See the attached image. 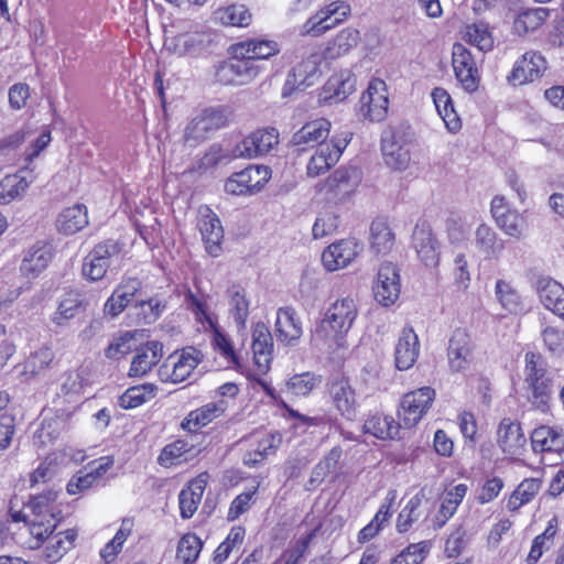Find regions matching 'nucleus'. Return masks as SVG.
Here are the masks:
<instances>
[{
  "label": "nucleus",
  "mask_w": 564,
  "mask_h": 564,
  "mask_svg": "<svg viewBox=\"0 0 564 564\" xmlns=\"http://www.w3.org/2000/svg\"><path fill=\"white\" fill-rule=\"evenodd\" d=\"M59 491L48 490L45 494L34 496L29 503L30 514L25 516L30 540V549H39L44 542L43 558L48 564L57 563L69 550L73 549L77 532L68 529L53 534L62 518V510L56 503Z\"/></svg>",
  "instance_id": "obj_1"
},
{
  "label": "nucleus",
  "mask_w": 564,
  "mask_h": 564,
  "mask_svg": "<svg viewBox=\"0 0 564 564\" xmlns=\"http://www.w3.org/2000/svg\"><path fill=\"white\" fill-rule=\"evenodd\" d=\"M358 316L354 299L346 296L336 300L316 324L312 344L321 351L336 354L347 348V334Z\"/></svg>",
  "instance_id": "obj_2"
},
{
  "label": "nucleus",
  "mask_w": 564,
  "mask_h": 564,
  "mask_svg": "<svg viewBox=\"0 0 564 564\" xmlns=\"http://www.w3.org/2000/svg\"><path fill=\"white\" fill-rule=\"evenodd\" d=\"M553 373L540 354L529 351L524 356V383L530 403L546 412L553 394Z\"/></svg>",
  "instance_id": "obj_3"
},
{
  "label": "nucleus",
  "mask_w": 564,
  "mask_h": 564,
  "mask_svg": "<svg viewBox=\"0 0 564 564\" xmlns=\"http://www.w3.org/2000/svg\"><path fill=\"white\" fill-rule=\"evenodd\" d=\"M123 259L124 253L120 242L113 240L100 242L84 258L82 273L89 281H99L108 270L118 271Z\"/></svg>",
  "instance_id": "obj_4"
},
{
  "label": "nucleus",
  "mask_w": 564,
  "mask_h": 564,
  "mask_svg": "<svg viewBox=\"0 0 564 564\" xmlns=\"http://www.w3.org/2000/svg\"><path fill=\"white\" fill-rule=\"evenodd\" d=\"M351 138L350 131H341L334 134L328 143L319 144L307 162V175L316 177L328 172L339 161Z\"/></svg>",
  "instance_id": "obj_5"
},
{
  "label": "nucleus",
  "mask_w": 564,
  "mask_h": 564,
  "mask_svg": "<svg viewBox=\"0 0 564 564\" xmlns=\"http://www.w3.org/2000/svg\"><path fill=\"white\" fill-rule=\"evenodd\" d=\"M231 58L221 63L216 70V78L225 85L242 86L252 82L262 68L250 61L249 57L238 56V47L234 44L230 47Z\"/></svg>",
  "instance_id": "obj_6"
},
{
  "label": "nucleus",
  "mask_w": 564,
  "mask_h": 564,
  "mask_svg": "<svg viewBox=\"0 0 564 564\" xmlns=\"http://www.w3.org/2000/svg\"><path fill=\"white\" fill-rule=\"evenodd\" d=\"M51 130L45 126L26 124L19 131L3 138L1 148H15L26 143L24 155L28 162H32L51 143Z\"/></svg>",
  "instance_id": "obj_7"
},
{
  "label": "nucleus",
  "mask_w": 564,
  "mask_h": 564,
  "mask_svg": "<svg viewBox=\"0 0 564 564\" xmlns=\"http://www.w3.org/2000/svg\"><path fill=\"white\" fill-rule=\"evenodd\" d=\"M435 395V390L431 387H422L405 393L398 411L402 426H415L431 409Z\"/></svg>",
  "instance_id": "obj_8"
},
{
  "label": "nucleus",
  "mask_w": 564,
  "mask_h": 564,
  "mask_svg": "<svg viewBox=\"0 0 564 564\" xmlns=\"http://www.w3.org/2000/svg\"><path fill=\"white\" fill-rule=\"evenodd\" d=\"M202 354L194 347L170 355L159 369V376L164 382L180 383L186 380L202 361Z\"/></svg>",
  "instance_id": "obj_9"
},
{
  "label": "nucleus",
  "mask_w": 564,
  "mask_h": 564,
  "mask_svg": "<svg viewBox=\"0 0 564 564\" xmlns=\"http://www.w3.org/2000/svg\"><path fill=\"white\" fill-rule=\"evenodd\" d=\"M212 42V33L194 30L167 39L165 47L177 56L196 59L208 55Z\"/></svg>",
  "instance_id": "obj_10"
},
{
  "label": "nucleus",
  "mask_w": 564,
  "mask_h": 564,
  "mask_svg": "<svg viewBox=\"0 0 564 564\" xmlns=\"http://www.w3.org/2000/svg\"><path fill=\"white\" fill-rule=\"evenodd\" d=\"M271 171L264 165H248L242 171L231 174L225 191L231 195H246L259 192L270 180Z\"/></svg>",
  "instance_id": "obj_11"
},
{
  "label": "nucleus",
  "mask_w": 564,
  "mask_h": 564,
  "mask_svg": "<svg viewBox=\"0 0 564 564\" xmlns=\"http://www.w3.org/2000/svg\"><path fill=\"white\" fill-rule=\"evenodd\" d=\"M490 214L498 228L507 236L521 239L527 230L525 216L510 207L507 199L496 195L490 202Z\"/></svg>",
  "instance_id": "obj_12"
},
{
  "label": "nucleus",
  "mask_w": 564,
  "mask_h": 564,
  "mask_svg": "<svg viewBox=\"0 0 564 564\" xmlns=\"http://www.w3.org/2000/svg\"><path fill=\"white\" fill-rule=\"evenodd\" d=\"M547 68V61L539 51L523 53L513 64L507 80L512 86H521L540 79Z\"/></svg>",
  "instance_id": "obj_13"
},
{
  "label": "nucleus",
  "mask_w": 564,
  "mask_h": 564,
  "mask_svg": "<svg viewBox=\"0 0 564 564\" xmlns=\"http://www.w3.org/2000/svg\"><path fill=\"white\" fill-rule=\"evenodd\" d=\"M362 249V245L355 238L340 239L324 249L322 263L329 272L345 269L356 260Z\"/></svg>",
  "instance_id": "obj_14"
},
{
  "label": "nucleus",
  "mask_w": 564,
  "mask_h": 564,
  "mask_svg": "<svg viewBox=\"0 0 564 564\" xmlns=\"http://www.w3.org/2000/svg\"><path fill=\"white\" fill-rule=\"evenodd\" d=\"M360 112L370 121H382L388 113L387 85L380 78H372L360 98Z\"/></svg>",
  "instance_id": "obj_15"
},
{
  "label": "nucleus",
  "mask_w": 564,
  "mask_h": 564,
  "mask_svg": "<svg viewBox=\"0 0 564 564\" xmlns=\"http://www.w3.org/2000/svg\"><path fill=\"white\" fill-rule=\"evenodd\" d=\"M400 292L401 282L399 268L392 262L381 263L373 284L376 301L382 306H390L399 299Z\"/></svg>",
  "instance_id": "obj_16"
},
{
  "label": "nucleus",
  "mask_w": 564,
  "mask_h": 564,
  "mask_svg": "<svg viewBox=\"0 0 564 564\" xmlns=\"http://www.w3.org/2000/svg\"><path fill=\"white\" fill-rule=\"evenodd\" d=\"M279 143V132L274 128H265L253 131L239 142L232 155L238 159H252L267 154Z\"/></svg>",
  "instance_id": "obj_17"
},
{
  "label": "nucleus",
  "mask_w": 564,
  "mask_h": 564,
  "mask_svg": "<svg viewBox=\"0 0 564 564\" xmlns=\"http://www.w3.org/2000/svg\"><path fill=\"white\" fill-rule=\"evenodd\" d=\"M452 55L454 73L463 88L468 93L477 90L480 75L469 50L465 45L456 43L453 45Z\"/></svg>",
  "instance_id": "obj_18"
},
{
  "label": "nucleus",
  "mask_w": 564,
  "mask_h": 564,
  "mask_svg": "<svg viewBox=\"0 0 564 564\" xmlns=\"http://www.w3.org/2000/svg\"><path fill=\"white\" fill-rule=\"evenodd\" d=\"M350 12V6L345 1H334L317 11L303 25V33L321 35L340 23Z\"/></svg>",
  "instance_id": "obj_19"
},
{
  "label": "nucleus",
  "mask_w": 564,
  "mask_h": 564,
  "mask_svg": "<svg viewBox=\"0 0 564 564\" xmlns=\"http://www.w3.org/2000/svg\"><path fill=\"white\" fill-rule=\"evenodd\" d=\"M197 226L207 253L218 257L224 239V229L219 217L208 206H200Z\"/></svg>",
  "instance_id": "obj_20"
},
{
  "label": "nucleus",
  "mask_w": 564,
  "mask_h": 564,
  "mask_svg": "<svg viewBox=\"0 0 564 564\" xmlns=\"http://www.w3.org/2000/svg\"><path fill=\"white\" fill-rule=\"evenodd\" d=\"M112 465L113 459L109 456L94 460L70 478L66 487L67 492L69 495H78L100 485L102 477Z\"/></svg>",
  "instance_id": "obj_21"
},
{
  "label": "nucleus",
  "mask_w": 564,
  "mask_h": 564,
  "mask_svg": "<svg viewBox=\"0 0 564 564\" xmlns=\"http://www.w3.org/2000/svg\"><path fill=\"white\" fill-rule=\"evenodd\" d=\"M319 62L318 54H311L297 64L286 77L283 96L290 94L291 90H303L313 86L321 76Z\"/></svg>",
  "instance_id": "obj_22"
},
{
  "label": "nucleus",
  "mask_w": 564,
  "mask_h": 564,
  "mask_svg": "<svg viewBox=\"0 0 564 564\" xmlns=\"http://www.w3.org/2000/svg\"><path fill=\"white\" fill-rule=\"evenodd\" d=\"M356 87V77L349 69L333 74L318 94V102L323 105L337 104L345 100Z\"/></svg>",
  "instance_id": "obj_23"
},
{
  "label": "nucleus",
  "mask_w": 564,
  "mask_h": 564,
  "mask_svg": "<svg viewBox=\"0 0 564 564\" xmlns=\"http://www.w3.org/2000/svg\"><path fill=\"white\" fill-rule=\"evenodd\" d=\"M362 180L359 169L339 167L325 182V188L337 199L350 197L358 188Z\"/></svg>",
  "instance_id": "obj_24"
},
{
  "label": "nucleus",
  "mask_w": 564,
  "mask_h": 564,
  "mask_svg": "<svg viewBox=\"0 0 564 564\" xmlns=\"http://www.w3.org/2000/svg\"><path fill=\"white\" fill-rule=\"evenodd\" d=\"M412 238L421 262L427 268H435L440 261V246L432 230L424 224L416 225Z\"/></svg>",
  "instance_id": "obj_25"
},
{
  "label": "nucleus",
  "mask_w": 564,
  "mask_h": 564,
  "mask_svg": "<svg viewBox=\"0 0 564 564\" xmlns=\"http://www.w3.org/2000/svg\"><path fill=\"white\" fill-rule=\"evenodd\" d=\"M448 365L452 371L464 372L471 362V340L464 329H456L448 344Z\"/></svg>",
  "instance_id": "obj_26"
},
{
  "label": "nucleus",
  "mask_w": 564,
  "mask_h": 564,
  "mask_svg": "<svg viewBox=\"0 0 564 564\" xmlns=\"http://www.w3.org/2000/svg\"><path fill=\"white\" fill-rule=\"evenodd\" d=\"M471 246L485 260H496L505 250V240L494 228L482 223L475 229Z\"/></svg>",
  "instance_id": "obj_27"
},
{
  "label": "nucleus",
  "mask_w": 564,
  "mask_h": 564,
  "mask_svg": "<svg viewBox=\"0 0 564 564\" xmlns=\"http://www.w3.org/2000/svg\"><path fill=\"white\" fill-rule=\"evenodd\" d=\"M51 260V247L44 242H36L23 252L20 272L26 279H34L48 267Z\"/></svg>",
  "instance_id": "obj_28"
},
{
  "label": "nucleus",
  "mask_w": 564,
  "mask_h": 564,
  "mask_svg": "<svg viewBox=\"0 0 564 564\" xmlns=\"http://www.w3.org/2000/svg\"><path fill=\"white\" fill-rule=\"evenodd\" d=\"M329 395L335 409L345 419L355 420L358 411L356 392L346 379H339L332 382Z\"/></svg>",
  "instance_id": "obj_29"
},
{
  "label": "nucleus",
  "mask_w": 564,
  "mask_h": 564,
  "mask_svg": "<svg viewBox=\"0 0 564 564\" xmlns=\"http://www.w3.org/2000/svg\"><path fill=\"white\" fill-rule=\"evenodd\" d=\"M420 355L419 337L412 327H404L399 336L394 350V362L399 370L413 367Z\"/></svg>",
  "instance_id": "obj_30"
},
{
  "label": "nucleus",
  "mask_w": 564,
  "mask_h": 564,
  "mask_svg": "<svg viewBox=\"0 0 564 564\" xmlns=\"http://www.w3.org/2000/svg\"><path fill=\"white\" fill-rule=\"evenodd\" d=\"M141 290V282L135 278L123 279L113 290L104 305V313L116 317L131 303Z\"/></svg>",
  "instance_id": "obj_31"
},
{
  "label": "nucleus",
  "mask_w": 564,
  "mask_h": 564,
  "mask_svg": "<svg viewBox=\"0 0 564 564\" xmlns=\"http://www.w3.org/2000/svg\"><path fill=\"white\" fill-rule=\"evenodd\" d=\"M251 348L259 371H268L273 354V339L269 328L263 323H258L253 327Z\"/></svg>",
  "instance_id": "obj_32"
},
{
  "label": "nucleus",
  "mask_w": 564,
  "mask_h": 564,
  "mask_svg": "<svg viewBox=\"0 0 564 564\" xmlns=\"http://www.w3.org/2000/svg\"><path fill=\"white\" fill-rule=\"evenodd\" d=\"M531 445L535 453H564V435L561 427L541 425L531 433Z\"/></svg>",
  "instance_id": "obj_33"
},
{
  "label": "nucleus",
  "mask_w": 564,
  "mask_h": 564,
  "mask_svg": "<svg viewBox=\"0 0 564 564\" xmlns=\"http://www.w3.org/2000/svg\"><path fill=\"white\" fill-rule=\"evenodd\" d=\"M497 442L503 453L517 455L524 448L527 438L520 423L506 417L501 420L498 426Z\"/></svg>",
  "instance_id": "obj_34"
},
{
  "label": "nucleus",
  "mask_w": 564,
  "mask_h": 564,
  "mask_svg": "<svg viewBox=\"0 0 564 564\" xmlns=\"http://www.w3.org/2000/svg\"><path fill=\"white\" fill-rule=\"evenodd\" d=\"M330 128V121L325 118L308 121L293 134L292 144L305 148L325 143Z\"/></svg>",
  "instance_id": "obj_35"
},
{
  "label": "nucleus",
  "mask_w": 564,
  "mask_h": 564,
  "mask_svg": "<svg viewBox=\"0 0 564 564\" xmlns=\"http://www.w3.org/2000/svg\"><path fill=\"white\" fill-rule=\"evenodd\" d=\"M227 408L228 402L224 399L206 403L205 405L191 411L182 422V427L189 432H194L224 415Z\"/></svg>",
  "instance_id": "obj_36"
},
{
  "label": "nucleus",
  "mask_w": 564,
  "mask_h": 564,
  "mask_svg": "<svg viewBox=\"0 0 564 564\" xmlns=\"http://www.w3.org/2000/svg\"><path fill=\"white\" fill-rule=\"evenodd\" d=\"M538 293L542 305L564 321V288L550 278L538 281Z\"/></svg>",
  "instance_id": "obj_37"
},
{
  "label": "nucleus",
  "mask_w": 564,
  "mask_h": 564,
  "mask_svg": "<svg viewBox=\"0 0 564 564\" xmlns=\"http://www.w3.org/2000/svg\"><path fill=\"white\" fill-rule=\"evenodd\" d=\"M275 332L278 339L286 345L295 344L302 336V325L291 307H281L276 312Z\"/></svg>",
  "instance_id": "obj_38"
},
{
  "label": "nucleus",
  "mask_w": 564,
  "mask_h": 564,
  "mask_svg": "<svg viewBox=\"0 0 564 564\" xmlns=\"http://www.w3.org/2000/svg\"><path fill=\"white\" fill-rule=\"evenodd\" d=\"M163 345L156 340L142 346L131 361L129 376L142 377L147 375L162 358Z\"/></svg>",
  "instance_id": "obj_39"
},
{
  "label": "nucleus",
  "mask_w": 564,
  "mask_h": 564,
  "mask_svg": "<svg viewBox=\"0 0 564 564\" xmlns=\"http://www.w3.org/2000/svg\"><path fill=\"white\" fill-rule=\"evenodd\" d=\"M238 47V56L249 57L250 61L269 59L280 53V45L276 41L254 37L235 44Z\"/></svg>",
  "instance_id": "obj_40"
},
{
  "label": "nucleus",
  "mask_w": 564,
  "mask_h": 564,
  "mask_svg": "<svg viewBox=\"0 0 564 564\" xmlns=\"http://www.w3.org/2000/svg\"><path fill=\"white\" fill-rule=\"evenodd\" d=\"M360 32L354 28L340 30L330 41L324 51L326 59H336L347 55L360 42Z\"/></svg>",
  "instance_id": "obj_41"
},
{
  "label": "nucleus",
  "mask_w": 564,
  "mask_h": 564,
  "mask_svg": "<svg viewBox=\"0 0 564 564\" xmlns=\"http://www.w3.org/2000/svg\"><path fill=\"white\" fill-rule=\"evenodd\" d=\"M88 225L87 208L75 204L61 212L56 220L57 230L63 235H74Z\"/></svg>",
  "instance_id": "obj_42"
},
{
  "label": "nucleus",
  "mask_w": 564,
  "mask_h": 564,
  "mask_svg": "<svg viewBox=\"0 0 564 564\" xmlns=\"http://www.w3.org/2000/svg\"><path fill=\"white\" fill-rule=\"evenodd\" d=\"M205 487L206 479L204 478V475H200L192 480L186 488L181 490L178 495V503L181 517L183 519H189L196 512Z\"/></svg>",
  "instance_id": "obj_43"
},
{
  "label": "nucleus",
  "mask_w": 564,
  "mask_h": 564,
  "mask_svg": "<svg viewBox=\"0 0 564 564\" xmlns=\"http://www.w3.org/2000/svg\"><path fill=\"white\" fill-rule=\"evenodd\" d=\"M432 99L446 129L452 133L458 132L462 128V122L454 109L449 94L444 88L437 87L432 91Z\"/></svg>",
  "instance_id": "obj_44"
},
{
  "label": "nucleus",
  "mask_w": 564,
  "mask_h": 564,
  "mask_svg": "<svg viewBox=\"0 0 564 564\" xmlns=\"http://www.w3.org/2000/svg\"><path fill=\"white\" fill-rule=\"evenodd\" d=\"M401 424L390 415L379 412L369 414L364 423V432L379 440H393L399 434Z\"/></svg>",
  "instance_id": "obj_45"
},
{
  "label": "nucleus",
  "mask_w": 564,
  "mask_h": 564,
  "mask_svg": "<svg viewBox=\"0 0 564 564\" xmlns=\"http://www.w3.org/2000/svg\"><path fill=\"white\" fill-rule=\"evenodd\" d=\"M463 39L480 52L487 53L494 48L495 39L488 23L478 21L467 24L463 31Z\"/></svg>",
  "instance_id": "obj_46"
},
{
  "label": "nucleus",
  "mask_w": 564,
  "mask_h": 564,
  "mask_svg": "<svg viewBox=\"0 0 564 564\" xmlns=\"http://www.w3.org/2000/svg\"><path fill=\"white\" fill-rule=\"evenodd\" d=\"M230 314L239 329L246 327L249 316V301L246 290L241 285L234 284L227 290Z\"/></svg>",
  "instance_id": "obj_47"
},
{
  "label": "nucleus",
  "mask_w": 564,
  "mask_h": 564,
  "mask_svg": "<svg viewBox=\"0 0 564 564\" xmlns=\"http://www.w3.org/2000/svg\"><path fill=\"white\" fill-rule=\"evenodd\" d=\"M495 295L501 307L509 313L519 314L524 312L525 306L518 290L506 280L496 281Z\"/></svg>",
  "instance_id": "obj_48"
},
{
  "label": "nucleus",
  "mask_w": 564,
  "mask_h": 564,
  "mask_svg": "<svg viewBox=\"0 0 564 564\" xmlns=\"http://www.w3.org/2000/svg\"><path fill=\"white\" fill-rule=\"evenodd\" d=\"M158 387L153 383H143L128 388L119 397V405L124 410H131L150 402L156 397Z\"/></svg>",
  "instance_id": "obj_49"
},
{
  "label": "nucleus",
  "mask_w": 564,
  "mask_h": 564,
  "mask_svg": "<svg viewBox=\"0 0 564 564\" xmlns=\"http://www.w3.org/2000/svg\"><path fill=\"white\" fill-rule=\"evenodd\" d=\"M371 249L378 254L388 253L394 245V234L384 218H377L370 226Z\"/></svg>",
  "instance_id": "obj_50"
},
{
  "label": "nucleus",
  "mask_w": 564,
  "mask_h": 564,
  "mask_svg": "<svg viewBox=\"0 0 564 564\" xmlns=\"http://www.w3.org/2000/svg\"><path fill=\"white\" fill-rule=\"evenodd\" d=\"M468 490L466 484H458L445 494L436 516L437 525H444L456 512Z\"/></svg>",
  "instance_id": "obj_51"
},
{
  "label": "nucleus",
  "mask_w": 564,
  "mask_h": 564,
  "mask_svg": "<svg viewBox=\"0 0 564 564\" xmlns=\"http://www.w3.org/2000/svg\"><path fill=\"white\" fill-rule=\"evenodd\" d=\"M30 182L20 174L4 176L0 182V204L7 205L24 196Z\"/></svg>",
  "instance_id": "obj_52"
},
{
  "label": "nucleus",
  "mask_w": 564,
  "mask_h": 564,
  "mask_svg": "<svg viewBox=\"0 0 564 564\" xmlns=\"http://www.w3.org/2000/svg\"><path fill=\"white\" fill-rule=\"evenodd\" d=\"M549 15V10L545 8H532L520 12L513 21V31L518 35L527 34L528 32L539 29Z\"/></svg>",
  "instance_id": "obj_53"
},
{
  "label": "nucleus",
  "mask_w": 564,
  "mask_h": 564,
  "mask_svg": "<svg viewBox=\"0 0 564 564\" xmlns=\"http://www.w3.org/2000/svg\"><path fill=\"white\" fill-rule=\"evenodd\" d=\"M558 521L556 517H553L547 522L545 530L536 535L532 542L531 550L528 554L527 561L529 564H535L543 553L551 549L553 540L557 533Z\"/></svg>",
  "instance_id": "obj_54"
},
{
  "label": "nucleus",
  "mask_w": 564,
  "mask_h": 564,
  "mask_svg": "<svg viewBox=\"0 0 564 564\" xmlns=\"http://www.w3.org/2000/svg\"><path fill=\"white\" fill-rule=\"evenodd\" d=\"M382 153L384 163L394 171H405L410 165L411 155L409 149L393 141L386 139L382 141Z\"/></svg>",
  "instance_id": "obj_55"
},
{
  "label": "nucleus",
  "mask_w": 564,
  "mask_h": 564,
  "mask_svg": "<svg viewBox=\"0 0 564 564\" xmlns=\"http://www.w3.org/2000/svg\"><path fill=\"white\" fill-rule=\"evenodd\" d=\"M83 307L82 294L75 291L67 293L59 302L56 312L53 314L54 324L62 326L74 318Z\"/></svg>",
  "instance_id": "obj_56"
},
{
  "label": "nucleus",
  "mask_w": 564,
  "mask_h": 564,
  "mask_svg": "<svg viewBox=\"0 0 564 564\" xmlns=\"http://www.w3.org/2000/svg\"><path fill=\"white\" fill-rule=\"evenodd\" d=\"M321 381L319 376L310 371L296 373L286 381V391L296 397H306Z\"/></svg>",
  "instance_id": "obj_57"
},
{
  "label": "nucleus",
  "mask_w": 564,
  "mask_h": 564,
  "mask_svg": "<svg viewBox=\"0 0 564 564\" xmlns=\"http://www.w3.org/2000/svg\"><path fill=\"white\" fill-rule=\"evenodd\" d=\"M217 19L225 25L247 26L251 22V13L243 4H231L216 11Z\"/></svg>",
  "instance_id": "obj_58"
},
{
  "label": "nucleus",
  "mask_w": 564,
  "mask_h": 564,
  "mask_svg": "<svg viewBox=\"0 0 564 564\" xmlns=\"http://www.w3.org/2000/svg\"><path fill=\"white\" fill-rule=\"evenodd\" d=\"M282 436L280 433L261 432L248 437L245 442L256 452H260L268 457L273 454L280 446Z\"/></svg>",
  "instance_id": "obj_59"
},
{
  "label": "nucleus",
  "mask_w": 564,
  "mask_h": 564,
  "mask_svg": "<svg viewBox=\"0 0 564 564\" xmlns=\"http://www.w3.org/2000/svg\"><path fill=\"white\" fill-rule=\"evenodd\" d=\"M540 489V482L536 479L523 480L512 492L508 500V509L516 511L523 505L530 502Z\"/></svg>",
  "instance_id": "obj_60"
},
{
  "label": "nucleus",
  "mask_w": 564,
  "mask_h": 564,
  "mask_svg": "<svg viewBox=\"0 0 564 564\" xmlns=\"http://www.w3.org/2000/svg\"><path fill=\"white\" fill-rule=\"evenodd\" d=\"M203 547L202 540L194 533L184 534L178 541L176 556L184 564L196 562Z\"/></svg>",
  "instance_id": "obj_61"
},
{
  "label": "nucleus",
  "mask_w": 564,
  "mask_h": 564,
  "mask_svg": "<svg viewBox=\"0 0 564 564\" xmlns=\"http://www.w3.org/2000/svg\"><path fill=\"white\" fill-rule=\"evenodd\" d=\"M425 495L423 490L419 491L414 495L402 509V511L398 516L397 520V530L402 533L406 532L413 522H415L420 513L417 512L419 507L421 506Z\"/></svg>",
  "instance_id": "obj_62"
},
{
  "label": "nucleus",
  "mask_w": 564,
  "mask_h": 564,
  "mask_svg": "<svg viewBox=\"0 0 564 564\" xmlns=\"http://www.w3.org/2000/svg\"><path fill=\"white\" fill-rule=\"evenodd\" d=\"M191 448L192 445L187 441L176 440L163 447L158 458L159 464L164 467L176 465Z\"/></svg>",
  "instance_id": "obj_63"
},
{
  "label": "nucleus",
  "mask_w": 564,
  "mask_h": 564,
  "mask_svg": "<svg viewBox=\"0 0 564 564\" xmlns=\"http://www.w3.org/2000/svg\"><path fill=\"white\" fill-rule=\"evenodd\" d=\"M429 551L430 545L425 541L410 544L392 558L391 564H421L429 554Z\"/></svg>",
  "instance_id": "obj_64"
}]
</instances>
